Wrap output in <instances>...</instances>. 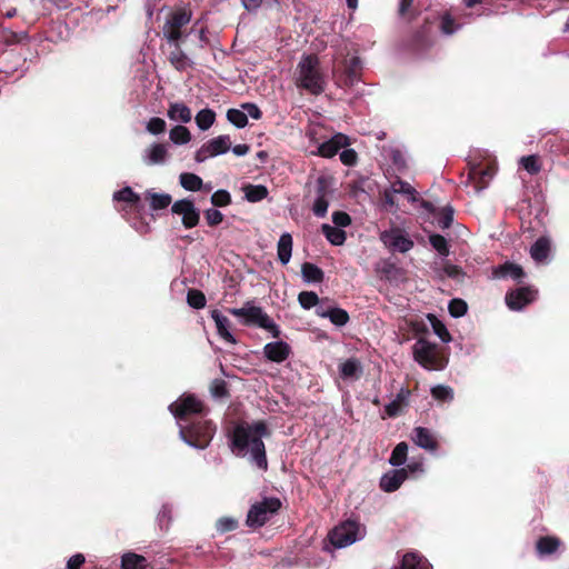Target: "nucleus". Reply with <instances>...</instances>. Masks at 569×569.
Wrapping results in <instances>:
<instances>
[{
	"label": "nucleus",
	"mask_w": 569,
	"mask_h": 569,
	"mask_svg": "<svg viewBox=\"0 0 569 569\" xmlns=\"http://www.w3.org/2000/svg\"><path fill=\"white\" fill-rule=\"evenodd\" d=\"M230 148V137L228 134L218 136L201 146V148L194 154V160L197 162H203L210 157H216L228 152Z\"/></svg>",
	"instance_id": "obj_9"
},
{
	"label": "nucleus",
	"mask_w": 569,
	"mask_h": 569,
	"mask_svg": "<svg viewBox=\"0 0 569 569\" xmlns=\"http://www.w3.org/2000/svg\"><path fill=\"white\" fill-rule=\"evenodd\" d=\"M196 123L198 128L202 131H206L212 127L216 121V112L212 109L206 108L201 109L196 114Z\"/></svg>",
	"instance_id": "obj_36"
},
{
	"label": "nucleus",
	"mask_w": 569,
	"mask_h": 569,
	"mask_svg": "<svg viewBox=\"0 0 569 569\" xmlns=\"http://www.w3.org/2000/svg\"><path fill=\"white\" fill-rule=\"evenodd\" d=\"M114 200L128 202L131 206L138 207L140 202V196L136 193L132 188L124 187L121 190L117 191L113 196Z\"/></svg>",
	"instance_id": "obj_43"
},
{
	"label": "nucleus",
	"mask_w": 569,
	"mask_h": 569,
	"mask_svg": "<svg viewBox=\"0 0 569 569\" xmlns=\"http://www.w3.org/2000/svg\"><path fill=\"white\" fill-rule=\"evenodd\" d=\"M169 138L174 144H186L191 140V133L184 126H174L170 132Z\"/></svg>",
	"instance_id": "obj_39"
},
{
	"label": "nucleus",
	"mask_w": 569,
	"mask_h": 569,
	"mask_svg": "<svg viewBox=\"0 0 569 569\" xmlns=\"http://www.w3.org/2000/svg\"><path fill=\"white\" fill-rule=\"evenodd\" d=\"M210 395L216 399H226L230 397L229 387L223 379H213L209 386Z\"/></svg>",
	"instance_id": "obj_40"
},
{
	"label": "nucleus",
	"mask_w": 569,
	"mask_h": 569,
	"mask_svg": "<svg viewBox=\"0 0 569 569\" xmlns=\"http://www.w3.org/2000/svg\"><path fill=\"white\" fill-rule=\"evenodd\" d=\"M429 242L431 247L442 257H448L450 254V246L447 239L439 234L432 233L429 236Z\"/></svg>",
	"instance_id": "obj_42"
},
{
	"label": "nucleus",
	"mask_w": 569,
	"mask_h": 569,
	"mask_svg": "<svg viewBox=\"0 0 569 569\" xmlns=\"http://www.w3.org/2000/svg\"><path fill=\"white\" fill-rule=\"evenodd\" d=\"M227 311L234 317L242 318L244 326L260 327V323H264L269 317L262 308L251 306L250 302H247L242 308H229Z\"/></svg>",
	"instance_id": "obj_12"
},
{
	"label": "nucleus",
	"mask_w": 569,
	"mask_h": 569,
	"mask_svg": "<svg viewBox=\"0 0 569 569\" xmlns=\"http://www.w3.org/2000/svg\"><path fill=\"white\" fill-rule=\"evenodd\" d=\"M460 28L449 12L441 16L440 30L443 34L450 36Z\"/></svg>",
	"instance_id": "obj_55"
},
{
	"label": "nucleus",
	"mask_w": 569,
	"mask_h": 569,
	"mask_svg": "<svg viewBox=\"0 0 569 569\" xmlns=\"http://www.w3.org/2000/svg\"><path fill=\"white\" fill-rule=\"evenodd\" d=\"M331 183L332 178L330 176H319L316 180L317 197H328V194L330 193Z\"/></svg>",
	"instance_id": "obj_56"
},
{
	"label": "nucleus",
	"mask_w": 569,
	"mask_h": 569,
	"mask_svg": "<svg viewBox=\"0 0 569 569\" xmlns=\"http://www.w3.org/2000/svg\"><path fill=\"white\" fill-rule=\"evenodd\" d=\"M216 528L220 533L233 531L238 528V520L231 517H222L218 519Z\"/></svg>",
	"instance_id": "obj_57"
},
{
	"label": "nucleus",
	"mask_w": 569,
	"mask_h": 569,
	"mask_svg": "<svg viewBox=\"0 0 569 569\" xmlns=\"http://www.w3.org/2000/svg\"><path fill=\"white\" fill-rule=\"evenodd\" d=\"M210 201L213 207L223 208L231 204L232 198L229 191L219 189L212 193Z\"/></svg>",
	"instance_id": "obj_53"
},
{
	"label": "nucleus",
	"mask_w": 569,
	"mask_h": 569,
	"mask_svg": "<svg viewBox=\"0 0 569 569\" xmlns=\"http://www.w3.org/2000/svg\"><path fill=\"white\" fill-rule=\"evenodd\" d=\"M217 427L211 420H192L186 426L180 427V436L184 442L197 449L207 448L214 433Z\"/></svg>",
	"instance_id": "obj_3"
},
{
	"label": "nucleus",
	"mask_w": 569,
	"mask_h": 569,
	"mask_svg": "<svg viewBox=\"0 0 569 569\" xmlns=\"http://www.w3.org/2000/svg\"><path fill=\"white\" fill-rule=\"evenodd\" d=\"M144 197L149 200L152 210L166 209L172 201L169 193H157L150 190L144 193Z\"/></svg>",
	"instance_id": "obj_32"
},
{
	"label": "nucleus",
	"mask_w": 569,
	"mask_h": 569,
	"mask_svg": "<svg viewBox=\"0 0 569 569\" xmlns=\"http://www.w3.org/2000/svg\"><path fill=\"white\" fill-rule=\"evenodd\" d=\"M282 502L277 497H264L261 501L254 502L247 513L246 525L249 528L264 526L274 515L279 512Z\"/></svg>",
	"instance_id": "obj_4"
},
{
	"label": "nucleus",
	"mask_w": 569,
	"mask_h": 569,
	"mask_svg": "<svg viewBox=\"0 0 569 569\" xmlns=\"http://www.w3.org/2000/svg\"><path fill=\"white\" fill-rule=\"evenodd\" d=\"M292 252V237L290 233H283L278 241V259L282 264L290 261Z\"/></svg>",
	"instance_id": "obj_29"
},
{
	"label": "nucleus",
	"mask_w": 569,
	"mask_h": 569,
	"mask_svg": "<svg viewBox=\"0 0 569 569\" xmlns=\"http://www.w3.org/2000/svg\"><path fill=\"white\" fill-rule=\"evenodd\" d=\"M148 567V560L146 557L134 553L128 552L124 553L121 558V568L122 569H146Z\"/></svg>",
	"instance_id": "obj_30"
},
{
	"label": "nucleus",
	"mask_w": 569,
	"mask_h": 569,
	"mask_svg": "<svg viewBox=\"0 0 569 569\" xmlns=\"http://www.w3.org/2000/svg\"><path fill=\"white\" fill-rule=\"evenodd\" d=\"M415 360L428 370H438L443 367L438 355L437 345L425 338H419L412 347Z\"/></svg>",
	"instance_id": "obj_7"
},
{
	"label": "nucleus",
	"mask_w": 569,
	"mask_h": 569,
	"mask_svg": "<svg viewBox=\"0 0 569 569\" xmlns=\"http://www.w3.org/2000/svg\"><path fill=\"white\" fill-rule=\"evenodd\" d=\"M428 562L425 558L415 552H408L402 557L399 569H428Z\"/></svg>",
	"instance_id": "obj_34"
},
{
	"label": "nucleus",
	"mask_w": 569,
	"mask_h": 569,
	"mask_svg": "<svg viewBox=\"0 0 569 569\" xmlns=\"http://www.w3.org/2000/svg\"><path fill=\"white\" fill-rule=\"evenodd\" d=\"M244 198L249 202H259L268 197V189L262 184H246L243 187Z\"/></svg>",
	"instance_id": "obj_31"
},
{
	"label": "nucleus",
	"mask_w": 569,
	"mask_h": 569,
	"mask_svg": "<svg viewBox=\"0 0 569 569\" xmlns=\"http://www.w3.org/2000/svg\"><path fill=\"white\" fill-rule=\"evenodd\" d=\"M561 540L556 536H543L536 541V551L540 557L550 556L557 552Z\"/></svg>",
	"instance_id": "obj_23"
},
{
	"label": "nucleus",
	"mask_w": 569,
	"mask_h": 569,
	"mask_svg": "<svg viewBox=\"0 0 569 569\" xmlns=\"http://www.w3.org/2000/svg\"><path fill=\"white\" fill-rule=\"evenodd\" d=\"M171 211L174 214L182 216V224L186 229L194 228L200 221V212L190 199L176 201L171 207Z\"/></svg>",
	"instance_id": "obj_13"
},
{
	"label": "nucleus",
	"mask_w": 569,
	"mask_h": 569,
	"mask_svg": "<svg viewBox=\"0 0 569 569\" xmlns=\"http://www.w3.org/2000/svg\"><path fill=\"white\" fill-rule=\"evenodd\" d=\"M192 19V10L189 4L176 7L166 18L162 27L163 38L168 42L180 41L183 37L182 28Z\"/></svg>",
	"instance_id": "obj_5"
},
{
	"label": "nucleus",
	"mask_w": 569,
	"mask_h": 569,
	"mask_svg": "<svg viewBox=\"0 0 569 569\" xmlns=\"http://www.w3.org/2000/svg\"><path fill=\"white\" fill-rule=\"evenodd\" d=\"M301 273L307 282H322L325 279V272L318 266L311 262H305L301 266Z\"/></svg>",
	"instance_id": "obj_33"
},
{
	"label": "nucleus",
	"mask_w": 569,
	"mask_h": 569,
	"mask_svg": "<svg viewBox=\"0 0 569 569\" xmlns=\"http://www.w3.org/2000/svg\"><path fill=\"white\" fill-rule=\"evenodd\" d=\"M292 350L284 341L269 342L263 347L264 357L272 362L281 363L289 358Z\"/></svg>",
	"instance_id": "obj_16"
},
{
	"label": "nucleus",
	"mask_w": 569,
	"mask_h": 569,
	"mask_svg": "<svg viewBox=\"0 0 569 569\" xmlns=\"http://www.w3.org/2000/svg\"><path fill=\"white\" fill-rule=\"evenodd\" d=\"M411 439L418 447L428 451H436L439 448V442L432 431L425 427H416L412 430Z\"/></svg>",
	"instance_id": "obj_19"
},
{
	"label": "nucleus",
	"mask_w": 569,
	"mask_h": 569,
	"mask_svg": "<svg viewBox=\"0 0 569 569\" xmlns=\"http://www.w3.org/2000/svg\"><path fill=\"white\" fill-rule=\"evenodd\" d=\"M296 86L313 96H320L325 92L327 79L316 54H306L299 61Z\"/></svg>",
	"instance_id": "obj_2"
},
{
	"label": "nucleus",
	"mask_w": 569,
	"mask_h": 569,
	"mask_svg": "<svg viewBox=\"0 0 569 569\" xmlns=\"http://www.w3.org/2000/svg\"><path fill=\"white\" fill-rule=\"evenodd\" d=\"M493 274L498 278H512L513 280L520 281L526 272L519 264L512 262H505L495 269Z\"/></svg>",
	"instance_id": "obj_26"
},
{
	"label": "nucleus",
	"mask_w": 569,
	"mask_h": 569,
	"mask_svg": "<svg viewBox=\"0 0 569 569\" xmlns=\"http://www.w3.org/2000/svg\"><path fill=\"white\" fill-rule=\"evenodd\" d=\"M322 233L327 238V240L333 246H341L346 241V232L340 228L332 227L330 224L321 226Z\"/></svg>",
	"instance_id": "obj_35"
},
{
	"label": "nucleus",
	"mask_w": 569,
	"mask_h": 569,
	"mask_svg": "<svg viewBox=\"0 0 569 569\" xmlns=\"http://www.w3.org/2000/svg\"><path fill=\"white\" fill-rule=\"evenodd\" d=\"M167 148L162 143H154L151 146L148 154L149 163L156 164L163 162L167 157Z\"/></svg>",
	"instance_id": "obj_49"
},
{
	"label": "nucleus",
	"mask_w": 569,
	"mask_h": 569,
	"mask_svg": "<svg viewBox=\"0 0 569 569\" xmlns=\"http://www.w3.org/2000/svg\"><path fill=\"white\" fill-rule=\"evenodd\" d=\"M332 221L337 228H342L348 227L351 223V218L345 211H335L332 213Z\"/></svg>",
	"instance_id": "obj_64"
},
{
	"label": "nucleus",
	"mask_w": 569,
	"mask_h": 569,
	"mask_svg": "<svg viewBox=\"0 0 569 569\" xmlns=\"http://www.w3.org/2000/svg\"><path fill=\"white\" fill-rule=\"evenodd\" d=\"M187 302L193 309H202L206 307V296L201 290L189 289L187 293Z\"/></svg>",
	"instance_id": "obj_47"
},
{
	"label": "nucleus",
	"mask_w": 569,
	"mask_h": 569,
	"mask_svg": "<svg viewBox=\"0 0 569 569\" xmlns=\"http://www.w3.org/2000/svg\"><path fill=\"white\" fill-rule=\"evenodd\" d=\"M431 26L432 21L426 18L425 23L412 34L410 46L413 50L422 51L431 46Z\"/></svg>",
	"instance_id": "obj_20"
},
{
	"label": "nucleus",
	"mask_w": 569,
	"mask_h": 569,
	"mask_svg": "<svg viewBox=\"0 0 569 569\" xmlns=\"http://www.w3.org/2000/svg\"><path fill=\"white\" fill-rule=\"evenodd\" d=\"M433 399L441 402H449L453 399V389L449 386L438 385L431 388Z\"/></svg>",
	"instance_id": "obj_48"
},
{
	"label": "nucleus",
	"mask_w": 569,
	"mask_h": 569,
	"mask_svg": "<svg viewBox=\"0 0 569 569\" xmlns=\"http://www.w3.org/2000/svg\"><path fill=\"white\" fill-rule=\"evenodd\" d=\"M408 456V445L405 441L399 442L392 450L391 456L389 458V462L391 466L399 467L402 466Z\"/></svg>",
	"instance_id": "obj_41"
},
{
	"label": "nucleus",
	"mask_w": 569,
	"mask_h": 569,
	"mask_svg": "<svg viewBox=\"0 0 569 569\" xmlns=\"http://www.w3.org/2000/svg\"><path fill=\"white\" fill-rule=\"evenodd\" d=\"M495 172L496 169L491 164H479L470 169L468 179L471 181L476 192H480L488 187L489 181L495 176Z\"/></svg>",
	"instance_id": "obj_14"
},
{
	"label": "nucleus",
	"mask_w": 569,
	"mask_h": 569,
	"mask_svg": "<svg viewBox=\"0 0 569 569\" xmlns=\"http://www.w3.org/2000/svg\"><path fill=\"white\" fill-rule=\"evenodd\" d=\"M448 310L451 317L460 318L467 313L468 305L465 300L460 298H455L450 300L448 305Z\"/></svg>",
	"instance_id": "obj_54"
},
{
	"label": "nucleus",
	"mask_w": 569,
	"mask_h": 569,
	"mask_svg": "<svg viewBox=\"0 0 569 569\" xmlns=\"http://www.w3.org/2000/svg\"><path fill=\"white\" fill-rule=\"evenodd\" d=\"M360 538V525L355 520H346L328 533L330 543L336 548L350 546Z\"/></svg>",
	"instance_id": "obj_8"
},
{
	"label": "nucleus",
	"mask_w": 569,
	"mask_h": 569,
	"mask_svg": "<svg viewBox=\"0 0 569 569\" xmlns=\"http://www.w3.org/2000/svg\"><path fill=\"white\" fill-rule=\"evenodd\" d=\"M170 412L176 419L187 421L191 416H204L207 407L194 395H183L169 406Z\"/></svg>",
	"instance_id": "obj_6"
},
{
	"label": "nucleus",
	"mask_w": 569,
	"mask_h": 569,
	"mask_svg": "<svg viewBox=\"0 0 569 569\" xmlns=\"http://www.w3.org/2000/svg\"><path fill=\"white\" fill-rule=\"evenodd\" d=\"M340 161L348 167H352L358 161V154L353 149H345L340 152Z\"/></svg>",
	"instance_id": "obj_63"
},
{
	"label": "nucleus",
	"mask_w": 569,
	"mask_h": 569,
	"mask_svg": "<svg viewBox=\"0 0 569 569\" xmlns=\"http://www.w3.org/2000/svg\"><path fill=\"white\" fill-rule=\"evenodd\" d=\"M550 253V241L546 237H540L531 246L530 256L536 262H543Z\"/></svg>",
	"instance_id": "obj_28"
},
{
	"label": "nucleus",
	"mask_w": 569,
	"mask_h": 569,
	"mask_svg": "<svg viewBox=\"0 0 569 569\" xmlns=\"http://www.w3.org/2000/svg\"><path fill=\"white\" fill-rule=\"evenodd\" d=\"M328 300H321L316 309L317 316L328 318L335 326L342 327L348 323L349 315L345 309L327 305Z\"/></svg>",
	"instance_id": "obj_15"
},
{
	"label": "nucleus",
	"mask_w": 569,
	"mask_h": 569,
	"mask_svg": "<svg viewBox=\"0 0 569 569\" xmlns=\"http://www.w3.org/2000/svg\"><path fill=\"white\" fill-rule=\"evenodd\" d=\"M180 184L188 191H199L203 186L202 179L196 173L183 172L179 177Z\"/></svg>",
	"instance_id": "obj_37"
},
{
	"label": "nucleus",
	"mask_w": 569,
	"mask_h": 569,
	"mask_svg": "<svg viewBox=\"0 0 569 569\" xmlns=\"http://www.w3.org/2000/svg\"><path fill=\"white\" fill-rule=\"evenodd\" d=\"M392 192L403 193L409 196V200L415 202L417 201V191L412 188L408 182L398 179L391 186Z\"/></svg>",
	"instance_id": "obj_51"
},
{
	"label": "nucleus",
	"mask_w": 569,
	"mask_h": 569,
	"mask_svg": "<svg viewBox=\"0 0 569 569\" xmlns=\"http://www.w3.org/2000/svg\"><path fill=\"white\" fill-rule=\"evenodd\" d=\"M438 226L441 229H449L453 221V209L450 206L442 208L435 214Z\"/></svg>",
	"instance_id": "obj_45"
},
{
	"label": "nucleus",
	"mask_w": 569,
	"mask_h": 569,
	"mask_svg": "<svg viewBox=\"0 0 569 569\" xmlns=\"http://www.w3.org/2000/svg\"><path fill=\"white\" fill-rule=\"evenodd\" d=\"M167 124L166 121L159 117L151 118L146 126V129L151 134H160L166 131Z\"/></svg>",
	"instance_id": "obj_58"
},
{
	"label": "nucleus",
	"mask_w": 569,
	"mask_h": 569,
	"mask_svg": "<svg viewBox=\"0 0 569 569\" xmlns=\"http://www.w3.org/2000/svg\"><path fill=\"white\" fill-rule=\"evenodd\" d=\"M349 138L343 133L335 134L330 140L325 141L318 147V154L323 158H332L340 149L349 146Z\"/></svg>",
	"instance_id": "obj_17"
},
{
	"label": "nucleus",
	"mask_w": 569,
	"mask_h": 569,
	"mask_svg": "<svg viewBox=\"0 0 569 569\" xmlns=\"http://www.w3.org/2000/svg\"><path fill=\"white\" fill-rule=\"evenodd\" d=\"M407 479V469H393L385 473L380 479V488L385 492H393L400 488Z\"/></svg>",
	"instance_id": "obj_21"
},
{
	"label": "nucleus",
	"mask_w": 569,
	"mask_h": 569,
	"mask_svg": "<svg viewBox=\"0 0 569 569\" xmlns=\"http://www.w3.org/2000/svg\"><path fill=\"white\" fill-rule=\"evenodd\" d=\"M203 216L209 227H217L223 221V214L214 208L204 210Z\"/></svg>",
	"instance_id": "obj_59"
},
{
	"label": "nucleus",
	"mask_w": 569,
	"mask_h": 569,
	"mask_svg": "<svg viewBox=\"0 0 569 569\" xmlns=\"http://www.w3.org/2000/svg\"><path fill=\"white\" fill-rule=\"evenodd\" d=\"M329 201L327 197H317L312 206L315 216L323 218L327 214Z\"/></svg>",
	"instance_id": "obj_62"
},
{
	"label": "nucleus",
	"mask_w": 569,
	"mask_h": 569,
	"mask_svg": "<svg viewBox=\"0 0 569 569\" xmlns=\"http://www.w3.org/2000/svg\"><path fill=\"white\" fill-rule=\"evenodd\" d=\"M440 278L446 276L447 278L453 279L457 282H463L466 272L462 270L461 267L450 263L449 261H446L442 264V268L439 273Z\"/></svg>",
	"instance_id": "obj_38"
},
{
	"label": "nucleus",
	"mask_w": 569,
	"mask_h": 569,
	"mask_svg": "<svg viewBox=\"0 0 569 569\" xmlns=\"http://www.w3.org/2000/svg\"><path fill=\"white\" fill-rule=\"evenodd\" d=\"M411 391L408 388H401L396 398L385 407V411L389 417H397L402 409L409 405Z\"/></svg>",
	"instance_id": "obj_22"
},
{
	"label": "nucleus",
	"mask_w": 569,
	"mask_h": 569,
	"mask_svg": "<svg viewBox=\"0 0 569 569\" xmlns=\"http://www.w3.org/2000/svg\"><path fill=\"white\" fill-rule=\"evenodd\" d=\"M167 116L172 121H180L183 123L190 122L192 119L191 109L183 102L169 103Z\"/></svg>",
	"instance_id": "obj_24"
},
{
	"label": "nucleus",
	"mask_w": 569,
	"mask_h": 569,
	"mask_svg": "<svg viewBox=\"0 0 569 569\" xmlns=\"http://www.w3.org/2000/svg\"><path fill=\"white\" fill-rule=\"evenodd\" d=\"M227 119L237 128L241 129L248 124V114L244 110L231 108L227 111Z\"/></svg>",
	"instance_id": "obj_44"
},
{
	"label": "nucleus",
	"mask_w": 569,
	"mask_h": 569,
	"mask_svg": "<svg viewBox=\"0 0 569 569\" xmlns=\"http://www.w3.org/2000/svg\"><path fill=\"white\" fill-rule=\"evenodd\" d=\"M211 318L216 323L219 336L227 342L236 343L234 337L229 331V319L217 309L211 311Z\"/></svg>",
	"instance_id": "obj_25"
},
{
	"label": "nucleus",
	"mask_w": 569,
	"mask_h": 569,
	"mask_svg": "<svg viewBox=\"0 0 569 569\" xmlns=\"http://www.w3.org/2000/svg\"><path fill=\"white\" fill-rule=\"evenodd\" d=\"M172 46L168 54V61L179 72H183L193 67V62L182 50L180 41L169 42Z\"/></svg>",
	"instance_id": "obj_18"
},
{
	"label": "nucleus",
	"mask_w": 569,
	"mask_h": 569,
	"mask_svg": "<svg viewBox=\"0 0 569 569\" xmlns=\"http://www.w3.org/2000/svg\"><path fill=\"white\" fill-rule=\"evenodd\" d=\"M298 301L300 306L306 310H309L313 307H316L317 309L318 306L321 303L318 295L313 291H301L298 296Z\"/></svg>",
	"instance_id": "obj_46"
},
{
	"label": "nucleus",
	"mask_w": 569,
	"mask_h": 569,
	"mask_svg": "<svg viewBox=\"0 0 569 569\" xmlns=\"http://www.w3.org/2000/svg\"><path fill=\"white\" fill-rule=\"evenodd\" d=\"M360 69L361 61L358 57H352L347 61L346 73L351 81L357 79Z\"/></svg>",
	"instance_id": "obj_61"
},
{
	"label": "nucleus",
	"mask_w": 569,
	"mask_h": 569,
	"mask_svg": "<svg viewBox=\"0 0 569 569\" xmlns=\"http://www.w3.org/2000/svg\"><path fill=\"white\" fill-rule=\"evenodd\" d=\"M428 319L432 326L435 333L443 341L449 342L451 340V336L446 328V326L435 316L428 315Z\"/></svg>",
	"instance_id": "obj_50"
},
{
	"label": "nucleus",
	"mask_w": 569,
	"mask_h": 569,
	"mask_svg": "<svg viewBox=\"0 0 569 569\" xmlns=\"http://www.w3.org/2000/svg\"><path fill=\"white\" fill-rule=\"evenodd\" d=\"M380 240L390 251L406 253L415 246L413 241L399 228H391L380 233Z\"/></svg>",
	"instance_id": "obj_10"
},
{
	"label": "nucleus",
	"mask_w": 569,
	"mask_h": 569,
	"mask_svg": "<svg viewBox=\"0 0 569 569\" xmlns=\"http://www.w3.org/2000/svg\"><path fill=\"white\" fill-rule=\"evenodd\" d=\"M26 38H27L26 32H13L11 30H7V29L2 28L1 39H2V42L6 44L19 43Z\"/></svg>",
	"instance_id": "obj_60"
},
{
	"label": "nucleus",
	"mask_w": 569,
	"mask_h": 569,
	"mask_svg": "<svg viewBox=\"0 0 569 569\" xmlns=\"http://www.w3.org/2000/svg\"><path fill=\"white\" fill-rule=\"evenodd\" d=\"M538 291L532 287H519L506 293L505 301L512 311H520L537 299Z\"/></svg>",
	"instance_id": "obj_11"
},
{
	"label": "nucleus",
	"mask_w": 569,
	"mask_h": 569,
	"mask_svg": "<svg viewBox=\"0 0 569 569\" xmlns=\"http://www.w3.org/2000/svg\"><path fill=\"white\" fill-rule=\"evenodd\" d=\"M520 164L530 174H537L541 170V164H540L539 157L536 156V154H530V156L522 157L520 159Z\"/></svg>",
	"instance_id": "obj_52"
},
{
	"label": "nucleus",
	"mask_w": 569,
	"mask_h": 569,
	"mask_svg": "<svg viewBox=\"0 0 569 569\" xmlns=\"http://www.w3.org/2000/svg\"><path fill=\"white\" fill-rule=\"evenodd\" d=\"M342 379H359L362 375V367L357 358H349L339 366Z\"/></svg>",
	"instance_id": "obj_27"
},
{
	"label": "nucleus",
	"mask_w": 569,
	"mask_h": 569,
	"mask_svg": "<svg viewBox=\"0 0 569 569\" xmlns=\"http://www.w3.org/2000/svg\"><path fill=\"white\" fill-rule=\"evenodd\" d=\"M271 435L266 421L258 420L249 425L241 422L234 426L231 433V449L237 456L250 452L251 461L260 469H268V459L263 437Z\"/></svg>",
	"instance_id": "obj_1"
}]
</instances>
